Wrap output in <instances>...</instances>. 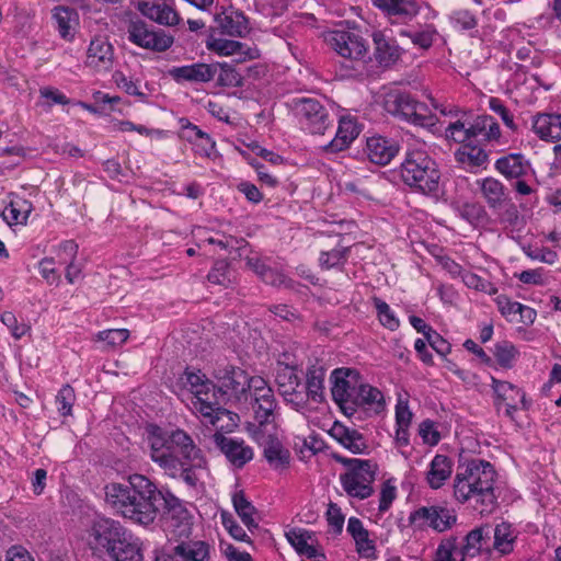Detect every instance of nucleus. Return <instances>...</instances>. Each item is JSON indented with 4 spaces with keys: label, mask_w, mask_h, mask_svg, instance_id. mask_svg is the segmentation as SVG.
Returning <instances> with one entry per match:
<instances>
[{
    "label": "nucleus",
    "mask_w": 561,
    "mask_h": 561,
    "mask_svg": "<svg viewBox=\"0 0 561 561\" xmlns=\"http://www.w3.org/2000/svg\"><path fill=\"white\" fill-rule=\"evenodd\" d=\"M214 378L219 387L216 393L220 404L227 399L239 404L249 401L255 413V419L262 427L259 433V444L263 447L265 459L274 468L280 467V440L278 431L274 426L273 432L267 425L274 421L276 400L273 390L262 377H250L245 370L233 365H218L214 370Z\"/></svg>",
    "instance_id": "nucleus-1"
},
{
    "label": "nucleus",
    "mask_w": 561,
    "mask_h": 561,
    "mask_svg": "<svg viewBox=\"0 0 561 561\" xmlns=\"http://www.w3.org/2000/svg\"><path fill=\"white\" fill-rule=\"evenodd\" d=\"M159 489L142 474H131L127 483L105 486L106 502L123 517L140 525H149L157 518Z\"/></svg>",
    "instance_id": "nucleus-2"
},
{
    "label": "nucleus",
    "mask_w": 561,
    "mask_h": 561,
    "mask_svg": "<svg viewBox=\"0 0 561 561\" xmlns=\"http://www.w3.org/2000/svg\"><path fill=\"white\" fill-rule=\"evenodd\" d=\"M147 444L150 448L151 460L172 476L182 467L179 456L194 467L201 468L206 463L202 450L183 430L165 431L157 425H149L147 427Z\"/></svg>",
    "instance_id": "nucleus-3"
},
{
    "label": "nucleus",
    "mask_w": 561,
    "mask_h": 561,
    "mask_svg": "<svg viewBox=\"0 0 561 561\" xmlns=\"http://www.w3.org/2000/svg\"><path fill=\"white\" fill-rule=\"evenodd\" d=\"M333 401L346 416H352L358 408L374 407L376 411L383 409L382 392L366 383L355 368L340 367L330 375Z\"/></svg>",
    "instance_id": "nucleus-4"
},
{
    "label": "nucleus",
    "mask_w": 561,
    "mask_h": 561,
    "mask_svg": "<svg viewBox=\"0 0 561 561\" xmlns=\"http://www.w3.org/2000/svg\"><path fill=\"white\" fill-rule=\"evenodd\" d=\"M496 472L493 466L482 459L460 462L454 479V496L459 503L476 499L485 507L495 502L494 482Z\"/></svg>",
    "instance_id": "nucleus-5"
},
{
    "label": "nucleus",
    "mask_w": 561,
    "mask_h": 561,
    "mask_svg": "<svg viewBox=\"0 0 561 561\" xmlns=\"http://www.w3.org/2000/svg\"><path fill=\"white\" fill-rule=\"evenodd\" d=\"M95 543L106 550L114 561H142L138 538L119 522L105 518L96 522L92 528Z\"/></svg>",
    "instance_id": "nucleus-6"
},
{
    "label": "nucleus",
    "mask_w": 561,
    "mask_h": 561,
    "mask_svg": "<svg viewBox=\"0 0 561 561\" xmlns=\"http://www.w3.org/2000/svg\"><path fill=\"white\" fill-rule=\"evenodd\" d=\"M325 44L340 57L348 60L350 66H345L346 77L362 76L364 72V61L368 56V43L362 36L359 31L348 27H337L327 31L323 34Z\"/></svg>",
    "instance_id": "nucleus-7"
},
{
    "label": "nucleus",
    "mask_w": 561,
    "mask_h": 561,
    "mask_svg": "<svg viewBox=\"0 0 561 561\" xmlns=\"http://www.w3.org/2000/svg\"><path fill=\"white\" fill-rule=\"evenodd\" d=\"M401 178L415 191L431 194L438 190L440 172L426 151L415 149L407 152L401 163Z\"/></svg>",
    "instance_id": "nucleus-8"
},
{
    "label": "nucleus",
    "mask_w": 561,
    "mask_h": 561,
    "mask_svg": "<svg viewBox=\"0 0 561 561\" xmlns=\"http://www.w3.org/2000/svg\"><path fill=\"white\" fill-rule=\"evenodd\" d=\"M185 380L194 394L192 399V410L205 419L207 423L218 427V422L222 416L232 421V413L220 407L215 386L201 371H185Z\"/></svg>",
    "instance_id": "nucleus-9"
},
{
    "label": "nucleus",
    "mask_w": 561,
    "mask_h": 561,
    "mask_svg": "<svg viewBox=\"0 0 561 561\" xmlns=\"http://www.w3.org/2000/svg\"><path fill=\"white\" fill-rule=\"evenodd\" d=\"M333 458L346 468V471L340 474V482L348 496L365 500L374 494L377 463L368 459L346 458L340 455H333Z\"/></svg>",
    "instance_id": "nucleus-10"
},
{
    "label": "nucleus",
    "mask_w": 561,
    "mask_h": 561,
    "mask_svg": "<svg viewBox=\"0 0 561 561\" xmlns=\"http://www.w3.org/2000/svg\"><path fill=\"white\" fill-rule=\"evenodd\" d=\"M285 105L300 128L310 134L323 135L332 125L329 110L318 99L294 96L286 100Z\"/></svg>",
    "instance_id": "nucleus-11"
},
{
    "label": "nucleus",
    "mask_w": 561,
    "mask_h": 561,
    "mask_svg": "<svg viewBox=\"0 0 561 561\" xmlns=\"http://www.w3.org/2000/svg\"><path fill=\"white\" fill-rule=\"evenodd\" d=\"M383 107L392 116L415 126L433 127L437 122L436 116L425 103L415 100L407 92L391 91L387 93Z\"/></svg>",
    "instance_id": "nucleus-12"
},
{
    "label": "nucleus",
    "mask_w": 561,
    "mask_h": 561,
    "mask_svg": "<svg viewBox=\"0 0 561 561\" xmlns=\"http://www.w3.org/2000/svg\"><path fill=\"white\" fill-rule=\"evenodd\" d=\"M305 351L296 348L294 353L283 352V400L300 407L306 401L302 370Z\"/></svg>",
    "instance_id": "nucleus-13"
},
{
    "label": "nucleus",
    "mask_w": 561,
    "mask_h": 561,
    "mask_svg": "<svg viewBox=\"0 0 561 561\" xmlns=\"http://www.w3.org/2000/svg\"><path fill=\"white\" fill-rule=\"evenodd\" d=\"M127 38L134 45L152 51H164L173 44V36L146 21L130 19L126 27Z\"/></svg>",
    "instance_id": "nucleus-14"
},
{
    "label": "nucleus",
    "mask_w": 561,
    "mask_h": 561,
    "mask_svg": "<svg viewBox=\"0 0 561 561\" xmlns=\"http://www.w3.org/2000/svg\"><path fill=\"white\" fill-rule=\"evenodd\" d=\"M157 515L162 513L167 527L176 537H188L192 530L191 515L183 503L168 491H159Z\"/></svg>",
    "instance_id": "nucleus-15"
},
{
    "label": "nucleus",
    "mask_w": 561,
    "mask_h": 561,
    "mask_svg": "<svg viewBox=\"0 0 561 561\" xmlns=\"http://www.w3.org/2000/svg\"><path fill=\"white\" fill-rule=\"evenodd\" d=\"M216 432L210 436V443L220 451L233 469H242L254 457L251 446L241 438L225 435L221 430L225 427L218 423L214 426Z\"/></svg>",
    "instance_id": "nucleus-16"
},
{
    "label": "nucleus",
    "mask_w": 561,
    "mask_h": 561,
    "mask_svg": "<svg viewBox=\"0 0 561 561\" xmlns=\"http://www.w3.org/2000/svg\"><path fill=\"white\" fill-rule=\"evenodd\" d=\"M457 522L454 510L440 505L422 506L409 516L410 525L417 529L432 528L437 533L450 529Z\"/></svg>",
    "instance_id": "nucleus-17"
},
{
    "label": "nucleus",
    "mask_w": 561,
    "mask_h": 561,
    "mask_svg": "<svg viewBox=\"0 0 561 561\" xmlns=\"http://www.w3.org/2000/svg\"><path fill=\"white\" fill-rule=\"evenodd\" d=\"M217 66L197 62L169 69V76L178 83H205L215 79Z\"/></svg>",
    "instance_id": "nucleus-18"
},
{
    "label": "nucleus",
    "mask_w": 561,
    "mask_h": 561,
    "mask_svg": "<svg viewBox=\"0 0 561 561\" xmlns=\"http://www.w3.org/2000/svg\"><path fill=\"white\" fill-rule=\"evenodd\" d=\"M494 168L508 181L535 175L530 161L522 153H508L499 158Z\"/></svg>",
    "instance_id": "nucleus-19"
},
{
    "label": "nucleus",
    "mask_w": 561,
    "mask_h": 561,
    "mask_svg": "<svg viewBox=\"0 0 561 561\" xmlns=\"http://www.w3.org/2000/svg\"><path fill=\"white\" fill-rule=\"evenodd\" d=\"M85 64L98 71L112 69L114 64V49L112 44L104 37L93 38L87 51Z\"/></svg>",
    "instance_id": "nucleus-20"
},
{
    "label": "nucleus",
    "mask_w": 561,
    "mask_h": 561,
    "mask_svg": "<svg viewBox=\"0 0 561 561\" xmlns=\"http://www.w3.org/2000/svg\"><path fill=\"white\" fill-rule=\"evenodd\" d=\"M215 30L222 35L242 36L248 32V20L245 15L233 9L221 8L215 13Z\"/></svg>",
    "instance_id": "nucleus-21"
},
{
    "label": "nucleus",
    "mask_w": 561,
    "mask_h": 561,
    "mask_svg": "<svg viewBox=\"0 0 561 561\" xmlns=\"http://www.w3.org/2000/svg\"><path fill=\"white\" fill-rule=\"evenodd\" d=\"M491 525L485 524L470 530L462 539L461 551L467 558L491 553Z\"/></svg>",
    "instance_id": "nucleus-22"
},
{
    "label": "nucleus",
    "mask_w": 561,
    "mask_h": 561,
    "mask_svg": "<svg viewBox=\"0 0 561 561\" xmlns=\"http://www.w3.org/2000/svg\"><path fill=\"white\" fill-rule=\"evenodd\" d=\"M360 133V126L357 124L356 118L345 115L339 121V127L334 139L322 147L323 151L328 153H335L346 149L351 142L357 138Z\"/></svg>",
    "instance_id": "nucleus-23"
},
{
    "label": "nucleus",
    "mask_w": 561,
    "mask_h": 561,
    "mask_svg": "<svg viewBox=\"0 0 561 561\" xmlns=\"http://www.w3.org/2000/svg\"><path fill=\"white\" fill-rule=\"evenodd\" d=\"M399 145L396 140L382 136L367 139L366 153L368 159L379 165H386L398 154Z\"/></svg>",
    "instance_id": "nucleus-24"
},
{
    "label": "nucleus",
    "mask_w": 561,
    "mask_h": 561,
    "mask_svg": "<svg viewBox=\"0 0 561 561\" xmlns=\"http://www.w3.org/2000/svg\"><path fill=\"white\" fill-rule=\"evenodd\" d=\"M207 47L220 55L236 56V62H243L245 60H252L259 58L260 53L255 47H249L245 44L224 38H213L208 42Z\"/></svg>",
    "instance_id": "nucleus-25"
},
{
    "label": "nucleus",
    "mask_w": 561,
    "mask_h": 561,
    "mask_svg": "<svg viewBox=\"0 0 561 561\" xmlns=\"http://www.w3.org/2000/svg\"><path fill=\"white\" fill-rule=\"evenodd\" d=\"M347 533L352 536L356 552L365 559H377L375 541L370 538L369 531L364 527L357 517H351L347 522Z\"/></svg>",
    "instance_id": "nucleus-26"
},
{
    "label": "nucleus",
    "mask_w": 561,
    "mask_h": 561,
    "mask_svg": "<svg viewBox=\"0 0 561 561\" xmlns=\"http://www.w3.org/2000/svg\"><path fill=\"white\" fill-rule=\"evenodd\" d=\"M373 39L375 44L374 57L380 67L389 68L400 59L401 48L394 39L387 37L381 32H375Z\"/></svg>",
    "instance_id": "nucleus-27"
},
{
    "label": "nucleus",
    "mask_w": 561,
    "mask_h": 561,
    "mask_svg": "<svg viewBox=\"0 0 561 561\" xmlns=\"http://www.w3.org/2000/svg\"><path fill=\"white\" fill-rule=\"evenodd\" d=\"M480 193L491 210H497L510 198L505 185L497 179L488 176L477 181Z\"/></svg>",
    "instance_id": "nucleus-28"
},
{
    "label": "nucleus",
    "mask_w": 561,
    "mask_h": 561,
    "mask_svg": "<svg viewBox=\"0 0 561 561\" xmlns=\"http://www.w3.org/2000/svg\"><path fill=\"white\" fill-rule=\"evenodd\" d=\"M491 387L495 399L494 407L499 411L502 405L522 403L525 407V393L515 385L491 377Z\"/></svg>",
    "instance_id": "nucleus-29"
},
{
    "label": "nucleus",
    "mask_w": 561,
    "mask_h": 561,
    "mask_svg": "<svg viewBox=\"0 0 561 561\" xmlns=\"http://www.w3.org/2000/svg\"><path fill=\"white\" fill-rule=\"evenodd\" d=\"M533 129L547 141L561 139V114H539L534 118Z\"/></svg>",
    "instance_id": "nucleus-30"
},
{
    "label": "nucleus",
    "mask_w": 561,
    "mask_h": 561,
    "mask_svg": "<svg viewBox=\"0 0 561 561\" xmlns=\"http://www.w3.org/2000/svg\"><path fill=\"white\" fill-rule=\"evenodd\" d=\"M373 4L388 15L403 21L413 19L420 12V7L414 0H373Z\"/></svg>",
    "instance_id": "nucleus-31"
},
{
    "label": "nucleus",
    "mask_w": 561,
    "mask_h": 561,
    "mask_svg": "<svg viewBox=\"0 0 561 561\" xmlns=\"http://www.w3.org/2000/svg\"><path fill=\"white\" fill-rule=\"evenodd\" d=\"M211 547L204 540L181 541L173 547V552L182 561H209Z\"/></svg>",
    "instance_id": "nucleus-32"
},
{
    "label": "nucleus",
    "mask_w": 561,
    "mask_h": 561,
    "mask_svg": "<svg viewBox=\"0 0 561 561\" xmlns=\"http://www.w3.org/2000/svg\"><path fill=\"white\" fill-rule=\"evenodd\" d=\"M138 10L142 15L161 25H175L179 23L178 13L165 3L156 4L149 1L138 3Z\"/></svg>",
    "instance_id": "nucleus-33"
},
{
    "label": "nucleus",
    "mask_w": 561,
    "mask_h": 561,
    "mask_svg": "<svg viewBox=\"0 0 561 561\" xmlns=\"http://www.w3.org/2000/svg\"><path fill=\"white\" fill-rule=\"evenodd\" d=\"M453 461L445 455H436L426 474V481L432 489H439L450 478Z\"/></svg>",
    "instance_id": "nucleus-34"
},
{
    "label": "nucleus",
    "mask_w": 561,
    "mask_h": 561,
    "mask_svg": "<svg viewBox=\"0 0 561 561\" xmlns=\"http://www.w3.org/2000/svg\"><path fill=\"white\" fill-rule=\"evenodd\" d=\"M491 552L496 551L501 556L508 554L514 549L515 536L513 534L512 525L508 523H501L496 526H491Z\"/></svg>",
    "instance_id": "nucleus-35"
},
{
    "label": "nucleus",
    "mask_w": 561,
    "mask_h": 561,
    "mask_svg": "<svg viewBox=\"0 0 561 561\" xmlns=\"http://www.w3.org/2000/svg\"><path fill=\"white\" fill-rule=\"evenodd\" d=\"M455 159L462 164L465 169L485 168L488 163V153L479 146L470 144L461 145L455 152Z\"/></svg>",
    "instance_id": "nucleus-36"
},
{
    "label": "nucleus",
    "mask_w": 561,
    "mask_h": 561,
    "mask_svg": "<svg viewBox=\"0 0 561 561\" xmlns=\"http://www.w3.org/2000/svg\"><path fill=\"white\" fill-rule=\"evenodd\" d=\"M32 210L33 206L31 202L14 196L2 210L1 216L9 226L25 225Z\"/></svg>",
    "instance_id": "nucleus-37"
},
{
    "label": "nucleus",
    "mask_w": 561,
    "mask_h": 561,
    "mask_svg": "<svg viewBox=\"0 0 561 561\" xmlns=\"http://www.w3.org/2000/svg\"><path fill=\"white\" fill-rule=\"evenodd\" d=\"M469 124L472 139L481 138L483 141L491 142L501 137L500 126L492 116L481 115Z\"/></svg>",
    "instance_id": "nucleus-38"
},
{
    "label": "nucleus",
    "mask_w": 561,
    "mask_h": 561,
    "mask_svg": "<svg viewBox=\"0 0 561 561\" xmlns=\"http://www.w3.org/2000/svg\"><path fill=\"white\" fill-rule=\"evenodd\" d=\"M324 370L322 367H314L308 369L306 373L305 396L306 399L310 398L312 401L319 403L324 399L323 396V382H324Z\"/></svg>",
    "instance_id": "nucleus-39"
},
{
    "label": "nucleus",
    "mask_w": 561,
    "mask_h": 561,
    "mask_svg": "<svg viewBox=\"0 0 561 561\" xmlns=\"http://www.w3.org/2000/svg\"><path fill=\"white\" fill-rule=\"evenodd\" d=\"M53 19L57 24L60 36L65 39L73 37L72 30L77 24L78 13L67 7H56L53 10Z\"/></svg>",
    "instance_id": "nucleus-40"
},
{
    "label": "nucleus",
    "mask_w": 561,
    "mask_h": 561,
    "mask_svg": "<svg viewBox=\"0 0 561 561\" xmlns=\"http://www.w3.org/2000/svg\"><path fill=\"white\" fill-rule=\"evenodd\" d=\"M232 503L242 523L247 526L248 530L253 534V531L257 529V524L253 518V515L256 513L255 507L245 499L242 491L233 494Z\"/></svg>",
    "instance_id": "nucleus-41"
},
{
    "label": "nucleus",
    "mask_w": 561,
    "mask_h": 561,
    "mask_svg": "<svg viewBox=\"0 0 561 561\" xmlns=\"http://www.w3.org/2000/svg\"><path fill=\"white\" fill-rule=\"evenodd\" d=\"M466 556L462 554L461 545L457 537L450 536L439 543L434 561H465Z\"/></svg>",
    "instance_id": "nucleus-42"
},
{
    "label": "nucleus",
    "mask_w": 561,
    "mask_h": 561,
    "mask_svg": "<svg viewBox=\"0 0 561 561\" xmlns=\"http://www.w3.org/2000/svg\"><path fill=\"white\" fill-rule=\"evenodd\" d=\"M493 211L496 214L499 224L504 226V228L514 230L523 225V217L511 197L501 205L500 209Z\"/></svg>",
    "instance_id": "nucleus-43"
},
{
    "label": "nucleus",
    "mask_w": 561,
    "mask_h": 561,
    "mask_svg": "<svg viewBox=\"0 0 561 561\" xmlns=\"http://www.w3.org/2000/svg\"><path fill=\"white\" fill-rule=\"evenodd\" d=\"M347 247H337L330 251H322L319 256V265L322 270H330L344 265L348 257Z\"/></svg>",
    "instance_id": "nucleus-44"
},
{
    "label": "nucleus",
    "mask_w": 561,
    "mask_h": 561,
    "mask_svg": "<svg viewBox=\"0 0 561 561\" xmlns=\"http://www.w3.org/2000/svg\"><path fill=\"white\" fill-rule=\"evenodd\" d=\"M493 355L501 367L512 368L518 356V351L511 342L502 341L494 345Z\"/></svg>",
    "instance_id": "nucleus-45"
},
{
    "label": "nucleus",
    "mask_w": 561,
    "mask_h": 561,
    "mask_svg": "<svg viewBox=\"0 0 561 561\" xmlns=\"http://www.w3.org/2000/svg\"><path fill=\"white\" fill-rule=\"evenodd\" d=\"M446 138L454 140L458 144H470L472 140L470 133V124L467 122H462L457 119L448 125L445 130Z\"/></svg>",
    "instance_id": "nucleus-46"
},
{
    "label": "nucleus",
    "mask_w": 561,
    "mask_h": 561,
    "mask_svg": "<svg viewBox=\"0 0 561 561\" xmlns=\"http://www.w3.org/2000/svg\"><path fill=\"white\" fill-rule=\"evenodd\" d=\"M211 66H217L216 77L218 84L221 87H240L242 84V77L228 64L215 62Z\"/></svg>",
    "instance_id": "nucleus-47"
},
{
    "label": "nucleus",
    "mask_w": 561,
    "mask_h": 561,
    "mask_svg": "<svg viewBox=\"0 0 561 561\" xmlns=\"http://www.w3.org/2000/svg\"><path fill=\"white\" fill-rule=\"evenodd\" d=\"M76 401V393L71 386L65 385L56 396L57 410L60 415L69 416L72 413V407Z\"/></svg>",
    "instance_id": "nucleus-48"
},
{
    "label": "nucleus",
    "mask_w": 561,
    "mask_h": 561,
    "mask_svg": "<svg viewBox=\"0 0 561 561\" xmlns=\"http://www.w3.org/2000/svg\"><path fill=\"white\" fill-rule=\"evenodd\" d=\"M285 537L298 554H301L306 547L311 545V540H316L310 531L304 529L289 530Z\"/></svg>",
    "instance_id": "nucleus-49"
},
{
    "label": "nucleus",
    "mask_w": 561,
    "mask_h": 561,
    "mask_svg": "<svg viewBox=\"0 0 561 561\" xmlns=\"http://www.w3.org/2000/svg\"><path fill=\"white\" fill-rule=\"evenodd\" d=\"M462 282L468 288L476 289L478 291H482L489 295H494L497 293V288L491 282L471 272L466 271L463 273Z\"/></svg>",
    "instance_id": "nucleus-50"
},
{
    "label": "nucleus",
    "mask_w": 561,
    "mask_h": 561,
    "mask_svg": "<svg viewBox=\"0 0 561 561\" xmlns=\"http://www.w3.org/2000/svg\"><path fill=\"white\" fill-rule=\"evenodd\" d=\"M249 265L252 266L254 272L261 277L263 282L266 284H271L273 286H276L280 282L279 274L270 267L265 262L261 260H249Z\"/></svg>",
    "instance_id": "nucleus-51"
},
{
    "label": "nucleus",
    "mask_w": 561,
    "mask_h": 561,
    "mask_svg": "<svg viewBox=\"0 0 561 561\" xmlns=\"http://www.w3.org/2000/svg\"><path fill=\"white\" fill-rule=\"evenodd\" d=\"M375 307L378 312L379 321L387 329L394 331L399 328V320L396 318L394 312L390 309L389 305L380 299L375 300Z\"/></svg>",
    "instance_id": "nucleus-52"
},
{
    "label": "nucleus",
    "mask_w": 561,
    "mask_h": 561,
    "mask_svg": "<svg viewBox=\"0 0 561 561\" xmlns=\"http://www.w3.org/2000/svg\"><path fill=\"white\" fill-rule=\"evenodd\" d=\"M0 320L10 330L15 340L24 336L31 329L30 325L24 322L19 323L16 317L11 311H4Z\"/></svg>",
    "instance_id": "nucleus-53"
},
{
    "label": "nucleus",
    "mask_w": 561,
    "mask_h": 561,
    "mask_svg": "<svg viewBox=\"0 0 561 561\" xmlns=\"http://www.w3.org/2000/svg\"><path fill=\"white\" fill-rule=\"evenodd\" d=\"M450 21L454 27L461 31L472 30L478 25L477 18L468 10L454 11Z\"/></svg>",
    "instance_id": "nucleus-54"
},
{
    "label": "nucleus",
    "mask_w": 561,
    "mask_h": 561,
    "mask_svg": "<svg viewBox=\"0 0 561 561\" xmlns=\"http://www.w3.org/2000/svg\"><path fill=\"white\" fill-rule=\"evenodd\" d=\"M128 336L129 331L126 329H110L98 333V339L112 347L124 344Z\"/></svg>",
    "instance_id": "nucleus-55"
},
{
    "label": "nucleus",
    "mask_w": 561,
    "mask_h": 561,
    "mask_svg": "<svg viewBox=\"0 0 561 561\" xmlns=\"http://www.w3.org/2000/svg\"><path fill=\"white\" fill-rule=\"evenodd\" d=\"M495 301H496V305H497L499 310L502 313V316L507 318L510 321L516 320L517 313L520 311L522 307L524 306L520 302L512 301L505 295L497 296Z\"/></svg>",
    "instance_id": "nucleus-56"
},
{
    "label": "nucleus",
    "mask_w": 561,
    "mask_h": 561,
    "mask_svg": "<svg viewBox=\"0 0 561 561\" xmlns=\"http://www.w3.org/2000/svg\"><path fill=\"white\" fill-rule=\"evenodd\" d=\"M222 525L228 530L229 535L241 542L251 543L250 536L247 531L233 519L232 516L222 513L221 515Z\"/></svg>",
    "instance_id": "nucleus-57"
},
{
    "label": "nucleus",
    "mask_w": 561,
    "mask_h": 561,
    "mask_svg": "<svg viewBox=\"0 0 561 561\" xmlns=\"http://www.w3.org/2000/svg\"><path fill=\"white\" fill-rule=\"evenodd\" d=\"M460 215L472 225L481 222L486 215L485 209L478 203H466L460 208Z\"/></svg>",
    "instance_id": "nucleus-58"
},
{
    "label": "nucleus",
    "mask_w": 561,
    "mask_h": 561,
    "mask_svg": "<svg viewBox=\"0 0 561 561\" xmlns=\"http://www.w3.org/2000/svg\"><path fill=\"white\" fill-rule=\"evenodd\" d=\"M184 128L193 134V136H190V140H206V146L203 147V154L205 157H210V154L215 150V141L211 139V137L208 134L201 130L196 125H193L191 123H187V125H185Z\"/></svg>",
    "instance_id": "nucleus-59"
},
{
    "label": "nucleus",
    "mask_w": 561,
    "mask_h": 561,
    "mask_svg": "<svg viewBox=\"0 0 561 561\" xmlns=\"http://www.w3.org/2000/svg\"><path fill=\"white\" fill-rule=\"evenodd\" d=\"M341 445L353 454H363L367 449L364 436L356 430H352Z\"/></svg>",
    "instance_id": "nucleus-60"
},
{
    "label": "nucleus",
    "mask_w": 561,
    "mask_h": 561,
    "mask_svg": "<svg viewBox=\"0 0 561 561\" xmlns=\"http://www.w3.org/2000/svg\"><path fill=\"white\" fill-rule=\"evenodd\" d=\"M39 95L46 101L43 105L47 107H51L54 104L66 105L69 103V99L64 93L51 87L41 88Z\"/></svg>",
    "instance_id": "nucleus-61"
},
{
    "label": "nucleus",
    "mask_w": 561,
    "mask_h": 561,
    "mask_svg": "<svg viewBox=\"0 0 561 561\" xmlns=\"http://www.w3.org/2000/svg\"><path fill=\"white\" fill-rule=\"evenodd\" d=\"M489 107L494 113L499 114L503 121V123L512 130L516 129V125L513 119V115L508 111V108L504 105V103L497 98H491L489 100Z\"/></svg>",
    "instance_id": "nucleus-62"
},
{
    "label": "nucleus",
    "mask_w": 561,
    "mask_h": 561,
    "mask_svg": "<svg viewBox=\"0 0 561 561\" xmlns=\"http://www.w3.org/2000/svg\"><path fill=\"white\" fill-rule=\"evenodd\" d=\"M419 434L425 444L435 446L439 443L440 435L431 420H424L419 426Z\"/></svg>",
    "instance_id": "nucleus-63"
},
{
    "label": "nucleus",
    "mask_w": 561,
    "mask_h": 561,
    "mask_svg": "<svg viewBox=\"0 0 561 561\" xmlns=\"http://www.w3.org/2000/svg\"><path fill=\"white\" fill-rule=\"evenodd\" d=\"M426 342L431 345V347L439 355L446 356L451 351V345L447 342L440 334H438L435 330H431V332L425 336Z\"/></svg>",
    "instance_id": "nucleus-64"
}]
</instances>
